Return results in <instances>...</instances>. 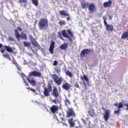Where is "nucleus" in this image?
<instances>
[{"label": "nucleus", "mask_w": 128, "mask_h": 128, "mask_svg": "<svg viewBox=\"0 0 128 128\" xmlns=\"http://www.w3.org/2000/svg\"><path fill=\"white\" fill-rule=\"evenodd\" d=\"M52 81L49 82L48 85V88L46 87L44 88V91L43 92L44 96H50V93L52 92Z\"/></svg>", "instance_id": "nucleus-3"}, {"label": "nucleus", "mask_w": 128, "mask_h": 128, "mask_svg": "<svg viewBox=\"0 0 128 128\" xmlns=\"http://www.w3.org/2000/svg\"><path fill=\"white\" fill-rule=\"evenodd\" d=\"M22 78H23V80H24V82L26 86H28V83L26 81V80H24V78H26V77H24Z\"/></svg>", "instance_id": "nucleus-37"}, {"label": "nucleus", "mask_w": 128, "mask_h": 128, "mask_svg": "<svg viewBox=\"0 0 128 128\" xmlns=\"http://www.w3.org/2000/svg\"><path fill=\"white\" fill-rule=\"evenodd\" d=\"M65 104H70V102L68 100H65Z\"/></svg>", "instance_id": "nucleus-40"}, {"label": "nucleus", "mask_w": 128, "mask_h": 128, "mask_svg": "<svg viewBox=\"0 0 128 128\" xmlns=\"http://www.w3.org/2000/svg\"><path fill=\"white\" fill-rule=\"evenodd\" d=\"M122 40H128V31L124 32L121 36Z\"/></svg>", "instance_id": "nucleus-24"}, {"label": "nucleus", "mask_w": 128, "mask_h": 128, "mask_svg": "<svg viewBox=\"0 0 128 128\" xmlns=\"http://www.w3.org/2000/svg\"><path fill=\"white\" fill-rule=\"evenodd\" d=\"M68 122L70 126V128H74V126H76V124H74V122L73 118L68 119Z\"/></svg>", "instance_id": "nucleus-25"}, {"label": "nucleus", "mask_w": 128, "mask_h": 128, "mask_svg": "<svg viewBox=\"0 0 128 128\" xmlns=\"http://www.w3.org/2000/svg\"><path fill=\"white\" fill-rule=\"evenodd\" d=\"M18 30L19 32H22V30L20 27H18Z\"/></svg>", "instance_id": "nucleus-44"}, {"label": "nucleus", "mask_w": 128, "mask_h": 128, "mask_svg": "<svg viewBox=\"0 0 128 128\" xmlns=\"http://www.w3.org/2000/svg\"><path fill=\"white\" fill-rule=\"evenodd\" d=\"M114 106H118V103H114Z\"/></svg>", "instance_id": "nucleus-47"}, {"label": "nucleus", "mask_w": 128, "mask_h": 128, "mask_svg": "<svg viewBox=\"0 0 128 128\" xmlns=\"http://www.w3.org/2000/svg\"><path fill=\"white\" fill-rule=\"evenodd\" d=\"M7 58L9 60H12V58H10V55L7 57Z\"/></svg>", "instance_id": "nucleus-45"}, {"label": "nucleus", "mask_w": 128, "mask_h": 128, "mask_svg": "<svg viewBox=\"0 0 128 128\" xmlns=\"http://www.w3.org/2000/svg\"><path fill=\"white\" fill-rule=\"evenodd\" d=\"M59 116H60V119L62 120V122H64V116H62V114H59Z\"/></svg>", "instance_id": "nucleus-34"}, {"label": "nucleus", "mask_w": 128, "mask_h": 128, "mask_svg": "<svg viewBox=\"0 0 128 128\" xmlns=\"http://www.w3.org/2000/svg\"><path fill=\"white\" fill-rule=\"evenodd\" d=\"M90 52H92V50L88 49V48L84 49L80 52V58H85L86 56H88V54H90Z\"/></svg>", "instance_id": "nucleus-8"}, {"label": "nucleus", "mask_w": 128, "mask_h": 128, "mask_svg": "<svg viewBox=\"0 0 128 128\" xmlns=\"http://www.w3.org/2000/svg\"><path fill=\"white\" fill-rule=\"evenodd\" d=\"M124 106H126V110H128V104H124Z\"/></svg>", "instance_id": "nucleus-46"}, {"label": "nucleus", "mask_w": 128, "mask_h": 128, "mask_svg": "<svg viewBox=\"0 0 128 128\" xmlns=\"http://www.w3.org/2000/svg\"><path fill=\"white\" fill-rule=\"evenodd\" d=\"M30 90H31V92H36V90L34 89H30Z\"/></svg>", "instance_id": "nucleus-48"}, {"label": "nucleus", "mask_w": 128, "mask_h": 128, "mask_svg": "<svg viewBox=\"0 0 128 128\" xmlns=\"http://www.w3.org/2000/svg\"><path fill=\"white\" fill-rule=\"evenodd\" d=\"M74 86L75 87H76L77 88H80V86L78 85V83H76V84L74 85Z\"/></svg>", "instance_id": "nucleus-41"}, {"label": "nucleus", "mask_w": 128, "mask_h": 128, "mask_svg": "<svg viewBox=\"0 0 128 128\" xmlns=\"http://www.w3.org/2000/svg\"><path fill=\"white\" fill-rule=\"evenodd\" d=\"M65 74H66V76H70V78H72V73L70 72V70H68L65 71Z\"/></svg>", "instance_id": "nucleus-28"}, {"label": "nucleus", "mask_w": 128, "mask_h": 128, "mask_svg": "<svg viewBox=\"0 0 128 128\" xmlns=\"http://www.w3.org/2000/svg\"><path fill=\"white\" fill-rule=\"evenodd\" d=\"M111 14H112V12H111Z\"/></svg>", "instance_id": "nucleus-55"}, {"label": "nucleus", "mask_w": 128, "mask_h": 128, "mask_svg": "<svg viewBox=\"0 0 128 128\" xmlns=\"http://www.w3.org/2000/svg\"><path fill=\"white\" fill-rule=\"evenodd\" d=\"M88 112V116H90L91 118H92V116H94L96 114V112H94V108H89Z\"/></svg>", "instance_id": "nucleus-21"}, {"label": "nucleus", "mask_w": 128, "mask_h": 128, "mask_svg": "<svg viewBox=\"0 0 128 128\" xmlns=\"http://www.w3.org/2000/svg\"><path fill=\"white\" fill-rule=\"evenodd\" d=\"M56 120L58 122V124H62V122H60V120H58V118H56Z\"/></svg>", "instance_id": "nucleus-51"}, {"label": "nucleus", "mask_w": 128, "mask_h": 128, "mask_svg": "<svg viewBox=\"0 0 128 128\" xmlns=\"http://www.w3.org/2000/svg\"><path fill=\"white\" fill-rule=\"evenodd\" d=\"M38 26L40 30H46L48 28V20L46 18H41L38 23Z\"/></svg>", "instance_id": "nucleus-2"}, {"label": "nucleus", "mask_w": 128, "mask_h": 128, "mask_svg": "<svg viewBox=\"0 0 128 128\" xmlns=\"http://www.w3.org/2000/svg\"><path fill=\"white\" fill-rule=\"evenodd\" d=\"M124 108V104H122V102H120L118 103V110L114 111V114L120 115V108Z\"/></svg>", "instance_id": "nucleus-15"}, {"label": "nucleus", "mask_w": 128, "mask_h": 128, "mask_svg": "<svg viewBox=\"0 0 128 128\" xmlns=\"http://www.w3.org/2000/svg\"><path fill=\"white\" fill-rule=\"evenodd\" d=\"M4 50H4V49H2L0 50V52H1L2 53V52H4Z\"/></svg>", "instance_id": "nucleus-50"}, {"label": "nucleus", "mask_w": 128, "mask_h": 128, "mask_svg": "<svg viewBox=\"0 0 128 128\" xmlns=\"http://www.w3.org/2000/svg\"><path fill=\"white\" fill-rule=\"evenodd\" d=\"M66 32L68 33H66ZM58 38H59L60 40H64V38H68L70 42H72V38L74 40V36L72 32V30H68L67 31L66 30H62V31L58 32Z\"/></svg>", "instance_id": "nucleus-1"}, {"label": "nucleus", "mask_w": 128, "mask_h": 128, "mask_svg": "<svg viewBox=\"0 0 128 128\" xmlns=\"http://www.w3.org/2000/svg\"><path fill=\"white\" fill-rule=\"evenodd\" d=\"M52 96H54V98H58L60 96L58 90L56 87H54L53 88Z\"/></svg>", "instance_id": "nucleus-16"}, {"label": "nucleus", "mask_w": 128, "mask_h": 128, "mask_svg": "<svg viewBox=\"0 0 128 128\" xmlns=\"http://www.w3.org/2000/svg\"><path fill=\"white\" fill-rule=\"evenodd\" d=\"M64 126H68V124H66V122H62Z\"/></svg>", "instance_id": "nucleus-43"}, {"label": "nucleus", "mask_w": 128, "mask_h": 128, "mask_svg": "<svg viewBox=\"0 0 128 128\" xmlns=\"http://www.w3.org/2000/svg\"><path fill=\"white\" fill-rule=\"evenodd\" d=\"M102 18L104 20V24L106 28V30L110 32H112L114 30V26L108 24V22H106V16H103Z\"/></svg>", "instance_id": "nucleus-5"}, {"label": "nucleus", "mask_w": 128, "mask_h": 128, "mask_svg": "<svg viewBox=\"0 0 128 128\" xmlns=\"http://www.w3.org/2000/svg\"><path fill=\"white\" fill-rule=\"evenodd\" d=\"M102 110L105 112L103 116L105 122H108V118H110V110H106V108H104V107H102Z\"/></svg>", "instance_id": "nucleus-7"}, {"label": "nucleus", "mask_w": 128, "mask_h": 128, "mask_svg": "<svg viewBox=\"0 0 128 128\" xmlns=\"http://www.w3.org/2000/svg\"><path fill=\"white\" fill-rule=\"evenodd\" d=\"M19 2L22 4H27L28 3V0H18Z\"/></svg>", "instance_id": "nucleus-35"}, {"label": "nucleus", "mask_w": 128, "mask_h": 128, "mask_svg": "<svg viewBox=\"0 0 128 128\" xmlns=\"http://www.w3.org/2000/svg\"><path fill=\"white\" fill-rule=\"evenodd\" d=\"M23 44L24 46H30V42H24Z\"/></svg>", "instance_id": "nucleus-33"}, {"label": "nucleus", "mask_w": 128, "mask_h": 128, "mask_svg": "<svg viewBox=\"0 0 128 128\" xmlns=\"http://www.w3.org/2000/svg\"><path fill=\"white\" fill-rule=\"evenodd\" d=\"M58 24H60V26H66V23L65 21L62 20L61 21L59 22Z\"/></svg>", "instance_id": "nucleus-31"}, {"label": "nucleus", "mask_w": 128, "mask_h": 128, "mask_svg": "<svg viewBox=\"0 0 128 128\" xmlns=\"http://www.w3.org/2000/svg\"><path fill=\"white\" fill-rule=\"evenodd\" d=\"M53 102H54V104H56V100H53Z\"/></svg>", "instance_id": "nucleus-53"}, {"label": "nucleus", "mask_w": 128, "mask_h": 128, "mask_svg": "<svg viewBox=\"0 0 128 128\" xmlns=\"http://www.w3.org/2000/svg\"><path fill=\"white\" fill-rule=\"evenodd\" d=\"M89 12L90 14H94V12L96 11V6L93 3H90L88 6Z\"/></svg>", "instance_id": "nucleus-10"}, {"label": "nucleus", "mask_w": 128, "mask_h": 128, "mask_svg": "<svg viewBox=\"0 0 128 128\" xmlns=\"http://www.w3.org/2000/svg\"><path fill=\"white\" fill-rule=\"evenodd\" d=\"M14 34L18 42H20V38H22L23 40H28V37L26 36V34L24 32H21V34H20V32H18V30H14Z\"/></svg>", "instance_id": "nucleus-4"}, {"label": "nucleus", "mask_w": 128, "mask_h": 128, "mask_svg": "<svg viewBox=\"0 0 128 128\" xmlns=\"http://www.w3.org/2000/svg\"><path fill=\"white\" fill-rule=\"evenodd\" d=\"M112 0H109L107 2H104L103 4L104 8H110V6H112Z\"/></svg>", "instance_id": "nucleus-22"}, {"label": "nucleus", "mask_w": 128, "mask_h": 128, "mask_svg": "<svg viewBox=\"0 0 128 128\" xmlns=\"http://www.w3.org/2000/svg\"><path fill=\"white\" fill-rule=\"evenodd\" d=\"M54 41H52L50 44V46L49 48V52L50 54H54Z\"/></svg>", "instance_id": "nucleus-17"}, {"label": "nucleus", "mask_w": 128, "mask_h": 128, "mask_svg": "<svg viewBox=\"0 0 128 128\" xmlns=\"http://www.w3.org/2000/svg\"><path fill=\"white\" fill-rule=\"evenodd\" d=\"M8 40H9V42H14V38L12 36H9L8 38Z\"/></svg>", "instance_id": "nucleus-39"}, {"label": "nucleus", "mask_w": 128, "mask_h": 128, "mask_svg": "<svg viewBox=\"0 0 128 128\" xmlns=\"http://www.w3.org/2000/svg\"><path fill=\"white\" fill-rule=\"evenodd\" d=\"M58 62L56 61V60H55L53 62V66H58Z\"/></svg>", "instance_id": "nucleus-38"}, {"label": "nucleus", "mask_w": 128, "mask_h": 128, "mask_svg": "<svg viewBox=\"0 0 128 128\" xmlns=\"http://www.w3.org/2000/svg\"><path fill=\"white\" fill-rule=\"evenodd\" d=\"M50 110L52 114H54L58 110V107L56 105H53L50 108Z\"/></svg>", "instance_id": "nucleus-20"}, {"label": "nucleus", "mask_w": 128, "mask_h": 128, "mask_svg": "<svg viewBox=\"0 0 128 128\" xmlns=\"http://www.w3.org/2000/svg\"><path fill=\"white\" fill-rule=\"evenodd\" d=\"M80 80H82L84 84V86L85 90H87L86 84L85 82H86L87 84H88V82H90V80H88V76H86V75H84L82 77H80Z\"/></svg>", "instance_id": "nucleus-12"}, {"label": "nucleus", "mask_w": 128, "mask_h": 128, "mask_svg": "<svg viewBox=\"0 0 128 128\" xmlns=\"http://www.w3.org/2000/svg\"><path fill=\"white\" fill-rule=\"evenodd\" d=\"M66 118H70V116H76V113H74V111L73 108H69L68 109V111L66 112Z\"/></svg>", "instance_id": "nucleus-13"}, {"label": "nucleus", "mask_w": 128, "mask_h": 128, "mask_svg": "<svg viewBox=\"0 0 128 128\" xmlns=\"http://www.w3.org/2000/svg\"><path fill=\"white\" fill-rule=\"evenodd\" d=\"M60 16H68L66 18L67 20H70V14L66 13V12L65 10H60L58 12Z\"/></svg>", "instance_id": "nucleus-14"}, {"label": "nucleus", "mask_w": 128, "mask_h": 128, "mask_svg": "<svg viewBox=\"0 0 128 128\" xmlns=\"http://www.w3.org/2000/svg\"><path fill=\"white\" fill-rule=\"evenodd\" d=\"M26 89H27V90H31V88H26Z\"/></svg>", "instance_id": "nucleus-54"}, {"label": "nucleus", "mask_w": 128, "mask_h": 128, "mask_svg": "<svg viewBox=\"0 0 128 128\" xmlns=\"http://www.w3.org/2000/svg\"><path fill=\"white\" fill-rule=\"evenodd\" d=\"M32 3L35 6H38V0H32Z\"/></svg>", "instance_id": "nucleus-29"}, {"label": "nucleus", "mask_w": 128, "mask_h": 128, "mask_svg": "<svg viewBox=\"0 0 128 128\" xmlns=\"http://www.w3.org/2000/svg\"><path fill=\"white\" fill-rule=\"evenodd\" d=\"M52 79L57 86H60L62 82V78H58V76L56 74L52 75Z\"/></svg>", "instance_id": "nucleus-6"}, {"label": "nucleus", "mask_w": 128, "mask_h": 128, "mask_svg": "<svg viewBox=\"0 0 128 128\" xmlns=\"http://www.w3.org/2000/svg\"><path fill=\"white\" fill-rule=\"evenodd\" d=\"M88 2L86 1L81 2V6L82 8H88Z\"/></svg>", "instance_id": "nucleus-23"}, {"label": "nucleus", "mask_w": 128, "mask_h": 128, "mask_svg": "<svg viewBox=\"0 0 128 128\" xmlns=\"http://www.w3.org/2000/svg\"><path fill=\"white\" fill-rule=\"evenodd\" d=\"M12 64H14L16 68H18V63L16 62V60L14 58H13V60H12Z\"/></svg>", "instance_id": "nucleus-30"}, {"label": "nucleus", "mask_w": 128, "mask_h": 128, "mask_svg": "<svg viewBox=\"0 0 128 128\" xmlns=\"http://www.w3.org/2000/svg\"><path fill=\"white\" fill-rule=\"evenodd\" d=\"M82 122L84 124H88V126H90V121L88 120H82Z\"/></svg>", "instance_id": "nucleus-32"}, {"label": "nucleus", "mask_w": 128, "mask_h": 128, "mask_svg": "<svg viewBox=\"0 0 128 128\" xmlns=\"http://www.w3.org/2000/svg\"><path fill=\"white\" fill-rule=\"evenodd\" d=\"M31 42L32 46H36V48H40V44L38 43V42H36V38H32Z\"/></svg>", "instance_id": "nucleus-18"}, {"label": "nucleus", "mask_w": 128, "mask_h": 128, "mask_svg": "<svg viewBox=\"0 0 128 128\" xmlns=\"http://www.w3.org/2000/svg\"><path fill=\"white\" fill-rule=\"evenodd\" d=\"M28 76V78H32V76H35L36 78H42V73L40 72H37L36 70H34L30 72Z\"/></svg>", "instance_id": "nucleus-9"}, {"label": "nucleus", "mask_w": 128, "mask_h": 128, "mask_svg": "<svg viewBox=\"0 0 128 128\" xmlns=\"http://www.w3.org/2000/svg\"><path fill=\"white\" fill-rule=\"evenodd\" d=\"M22 78H26V80H27L28 82L32 86H36L38 84V83L36 82V81L34 80H30L28 77L26 76V75L24 74L22 76Z\"/></svg>", "instance_id": "nucleus-11"}, {"label": "nucleus", "mask_w": 128, "mask_h": 128, "mask_svg": "<svg viewBox=\"0 0 128 128\" xmlns=\"http://www.w3.org/2000/svg\"><path fill=\"white\" fill-rule=\"evenodd\" d=\"M114 16V14L108 15V18H110V20H112V17Z\"/></svg>", "instance_id": "nucleus-42"}, {"label": "nucleus", "mask_w": 128, "mask_h": 128, "mask_svg": "<svg viewBox=\"0 0 128 128\" xmlns=\"http://www.w3.org/2000/svg\"><path fill=\"white\" fill-rule=\"evenodd\" d=\"M62 88L65 90H70V88H72V85L66 82L62 86Z\"/></svg>", "instance_id": "nucleus-19"}, {"label": "nucleus", "mask_w": 128, "mask_h": 128, "mask_svg": "<svg viewBox=\"0 0 128 128\" xmlns=\"http://www.w3.org/2000/svg\"><path fill=\"white\" fill-rule=\"evenodd\" d=\"M10 56V54H4L3 56H4L5 58H8V56Z\"/></svg>", "instance_id": "nucleus-49"}, {"label": "nucleus", "mask_w": 128, "mask_h": 128, "mask_svg": "<svg viewBox=\"0 0 128 128\" xmlns=\"http://www.w3.org/2000/svg\"><path fill=\"white\" fill-rule=\"evenodd\" d=\"M4 48L8 52H14V50L12 49V48L8 46H4Z\"/></svg>", "instance_id": "nucleus-26"}, {"label": "nucleus", "mask_w": 128, "mask_h": 128, "mask_svg": "<svg viewBox=\"0 0 128 128\" xmlns=\"http://www.w3.org/2000/svg\"><path fill=\"white\" fill-rule=\"evenodd\" d=\"M57 67H56V68H55V70L56 72H57L58 74H60V68H56Z\"/></svg>", "instance_id": "nucleus-36"}, {"label": "nucleus", "mask_w": 128, "mask_h": 128, "mask_svg": "<svg viewBox=\"0 0 128 128\" xmlns=\"http://www.w3.org/2000/svg\"><path fill=\"white\" fill-rule=\"evenodd\" d=\"M60 48L64 50H68V44L66 43L62 44L60 46Z\"/></svg>", "instance_id": "nucleus-27"}, {"label": "nucleus", "mask_w": 128, "mask_h": 128, "mask_svg": "<svg viewBox=\"0 0 128 128\" xmlns=\"http://www.w3.org/2000/svg\"><path fill=\"white\" fill-rule=\"evenodd\" d=\"M2 46H2V44H0V48H2Z\"/></svg>", "instance_id": "nucleus-52"}]
</instances>
